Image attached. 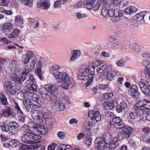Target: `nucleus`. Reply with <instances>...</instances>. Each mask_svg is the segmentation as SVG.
<instances>
[{"instance_id": "f257e3e1", "label": "nucleus", "mask_w": 150, "mask_h": 150, "mask_svg": "<svg viewBox=\"0 0 150 150\" xmlns=\"http://www.w3.org/2000/svg\"><path fill=\"white\" fill-rule=\"evenodd\" d=\"M50 72L58 83H62L61 86L64 89L67 90L74 87V83L66 72L65 68L55 65L51 68Z\"/></svg>"}, {"instance_id": "f03ea898", "label": "nucleus", "mask_w": 150, "mask_h": 150, "mask_svg": "<svg viewBox=\"0 0 150 150\" xmlns=\"http://www.w3.org/2000/svg\"><path fill=\"white\" fill-rule=\"evenodd\" d=\"M102 60H97L93 63V67L89 66L83 69L81 74L78 75V79L80 80L86 81L85 86L87 87L92 83L95 75L94 67L99 66L103 63Z\"/></svg>"}, {"instance_id": "7ed1b4c3", "label": "nucleus", "mask_w": 150, "mask_h": 150, "mask_svg": "<svg viewBox=\"0 0 150 150\" xmlns=\"http://www.w3.org/2000/svg\"><path fill=\"white\" fill-rule=\"evenodd\" d=\"M9 99L11 106L16 109L17 111L9 106H6V108L0 114V117L2 116L8 117L12 116L15 118L17 117V116H18V112L21 114H23V112L18 105V103L15 100L11 98L10 97H9Z\"/></svg>"}, {"instance_id": "20e7f679", "label": "nucleus", "mask_w": 150, "mask_h": 150, "mask_svg": "<svg viewBox=\"0 0 150 150\" xmlns=\"http://www.w3.org/2000/svg\"><path fill=\"white\" fill-rule=\"evenodd\" d=\"M36 64V67L35 72L38 74L40 79L41 80H42L43 77L41 73L42 62L40 60L38 61V59L37 58L34 59L31 62L30 67L28 65L26 66L22 73L28 75L30 70L34 69Z\"/></svg>"}, {"instance_id": "39448f33", "label": "nucleus", "mask_w": 150, "mask_h": 150, "mask_svg": "<svg viewBox=\"0 0 150 150\" xmlns=\"http://www.w3.org/2000/svg\"><path fill=\"white\" fill-rule=\"evenodd\" d=\"M141 55L143 58L144 59L142 64L145 67V72L150 76V53L146 52L142 53Z\"/></svg>"}, {"instance_id": "423d86ee", "label": "nucleus", "mask_w": 150, "mask_h": 150, "mask_svg": "<svg viewBox=\"0 0 150 150\" xmlns=\"http://www.w3.org/2000/svg\"><path fill=\"white\" fill-rule=\"evenodd\" d=\"M108 136L109 134L108 133L103 134V137L105 142L102 138L100 137H97L95 141V146L98 150H102L103 149L104 150V147L106 146V142L109 141L108 139Z\"/></svg>"}, {"instance_id": "0eeeda50", "label": "nucleus", "mask_w": 150, "mask_h": 150, "mask_svg": "<svg viewBox=\"0 0 150 150\" xmlns=\"http://www.w3.org/2000/svg\"><path fill=\"white\" fill-rule=\"evenodd\" d=\"M4 87L5 91L8 94L14 95L18 91V89L16 87L14 84L8 81L5 82Z\"/></svg>"}, {"instance_id": "6e6552de", "label": "nucleus", "mask_w": 150, "mask_h": 150, "mask_svg": "<svg viewBox=\"0 0 150 150\" xmlns=\"http://www.w3.org/2000/svg\"><path fill=\"white\" fill-rule=\"evenodd\" d=\"M109 134L108 138V141L106 142V146L104 150H112L115 149L120 143V140L117 137H114L110 141Z\"/></svg>"}, {"instance_id": "1a4fd4ad", "label": "nucleus", "mask_w": 150, "mask_h": 150, "mask_svg": "<svg viewBox=\"0 0 150 150\" xmlns=\"http://www.w3.org/2000/svg\"><path fill=\"white\" fill-rule=\"evenodd\" d=\"M139 86L142 92L145 95L150 96V84L144 79H141L139 82Z\"/></svg>"}, {"instance_id": "9d476101", "label": "nucleus", "mask_w": 150, "mask_h": 150, "mask_svg": "<svg viewBox=\"0 0 150 150\" xmlns=\"http://www.w3.org/2000/svg\"><path fill=\"white\" fill-rule=\"evenodd\" d=\"M122 129V131L118 134V137L119 139H123L129 138L132 131V129L124 124V126Z\"/></svg>"}, {"instance_id": "9b49d317", "label": "nucleus", "mask_w": 150, "mask_h": 150, "mask_svg": "<svg viewBox=\"0 0 150 150\" xmlns=\"http://www.w3.org/2000/svg\"><path fill=\"white\" fill-rule=\"evenodd\" d=\"M30 114L32 118L40 123L44 124L43 118V113L40 111L36 110H32Z\"/></svg>"}, {"instance_id": "f8f14e48", "label": "nucleus", "mask_w": 150, "mask_h": 150, "mask_svg": "<svg viewBox=\"0 0 150 150\" xmlns=\"http://www.w3.org/2000/svg\"><path fill=\"white\" fill-rule=\"evenodd\" d=\"M88 116L92 122H98L101 119V116L98 111L91 110L88 112Z\"/></svg>"}, {"instance_id": "ddd939ff", "label": "nucleus", "mask_w": 150, "mask_h": 150, "mask_svg": "<svg viewBox=\"0 0 150 150\" xmlns=\"http://www.w3.org/2000/svg\"><path fill=\"white\" fill-rule=\"evenodd\" d=\"M136 107L143 111L145 110L150 109V101L144 100L137 102Z\"/></svg>"}, {"instance_id": "4468645a", "label": "nucleus", "mask_w": 150, "mask_h": 150, "mask_svg": "<svg viewBox=\"0 0 150 150\" xmlns=\"http://www.w3.org/2000/svg\"><path fill=\"white\" fill-rule=\"evenodd\" d=\"M145 111H144L139 109L138 108L136 107V105L134 108V110L130 112L129 115L130 117L132 119H135L138 117L141 116L144 114Z\"/></svg>"}, {"instance_id": "2eb2a0df", "label": "nucleus", "mask_w": 150, "mask_h": 150, "mask_svg": "<svg viewBox=\"0 0 150 150\" xmlns=\"http://www.w3.org/2000/svg\"><path fill=\"white\" fill-rule=\"evenodd\" d=\"M1 31L6 34L10 33L13 29V25L10 22H8L4 23L1 26Z\"/></svg>"}, {"instance_id": "dca6fc26", "label": "nucleus", "mask_w": 150, "mask_h": 150, "mask_svg": "<svg viewBox=\"0 0 150 150\" xmlns=\"http://www.w3.org/2000/svg\"><path fill=\"white\" fill-rule=\"evenodd\" d=\"M112 120L113 122L115 123L114 126L116 129H121L124 126V123L119 117L114 116L112 117Z\"/></svg>"}, {"instance_id": "f3484780", "label": "nucleus", "mask_w": 150, "mask_h": 150, "mask_svg": "<svg viewBox=\"0 0 150 150\" xmlns=\"http://www.w3.org/2000/svg\"><path fill=\"white\" fill-rule=\"evenodd\" d=\"M18 61L17 58H15L12 60L9 68L10 71L13 72L17 71L18 72V71L19 69L18 68Z\"/></svg>"}, {"instance_id": "a211bd4d", "label": "nucleus", "mask_w": 150, "mask_h": 150, "mask_svg": "<svg viewBox=\"0 0 150 150\" xmlns=\"http://www.w3.org/2000/svg\"><path fill=\"white\" fill-rule=\"evenodd\" d=\"M37 6L39 8L47 10L50 6L49 1L48 0H40L37 3Z\"/></svg>"}, {"instance_id": "6ab92c4d", "label": "nucleus", "mask_w": 150, "mask_h": 150, "mask_svg": "<svg viewBox=\"0 0 150 150\" xmlns=\"http://www.w3.org/2000/svg\"><path fill=\"white\" fill-rule=\"evenodd\" d=\"M45 87L46 91L48 92L54 96L57 93V89L52 85L46 84Z\"/></svg>"}, {"instance_id": "aec40b11", "label": "nucleus", "mask_w": 150, "mask_h": 150, "mask_svg": "<svg viewBox=\"0 0 150 150\" xmlns=\"http://www.w3.org/2000/svg\"><path fill=\"white\" fill-rule=\"evenodd\" d=\"M112 67L110 65H108L105 64L101 66L100 67L98 68L97 69L96 71L97 72L101 73L104 72H108V71H110Z\"/></svg>"}, {"instance_id": "412c9836", "label": "nucleus", "mask_w": 150, "mask_h": 150, "mask_svg": "<svg viewBox=\"0 0 150 150\" xmlns=\"http://www.w3.org/2000/svg\"><path fill=\"white\" fill-rule=\"evenodd\" d=\"M102 6L101 11L102 15L104 17H107L108 16V14L110 5L108 4L105 1V4H104Z\"/></svg>"}, {"instance_id": "4be33fe9", "label": "nucleus", "mask_w": 150, "mask_h": 150, "mask_svg": "<svg viewBox=\"0 0 150 150\" xmlns=\"http://www.w3.org/2000/svg\"><path fill=\"white\" fill-rule=\"evenodd\" d=\"M117 103L115 101L105 102L103 103L104 108L107 110H112L114 107L115 105Z\"/></svg>"}, {"instance_id": "5701e85b", "label": "nucleus", "mask_w": 150, "mask_h": 150, "mask_svg": "<svg viewBox=\"0 0 150 150\" xmlns=\"http://www.w3.org/2000/svg\"><path fill=\"white\" fill-rule=\"evenodd\" d=\"M138 88L136 85H132L128 90V93L131 96L136 98L138 96L139 93L137 91Z\"/></svg>"}, {"instance_id": "b1692460", "label": "nucleus", "mask_w": 150, "mask_h": 150, "mask_svg": "<svg viewBox=\"0 0 150 150\" xmlns=\"http://www.w3.org/2000/svg\"><path fill=\"white\" fill-rule=\"evenodd\" d=\"M54 108L57 111H60L64 109L65 105L61 101L57 100L55 102Z\"/></svg>"}, {"instance_id": "393cba45", "label": "nucleus", "mask_w": 150, "mask_h": 150, "mask_svg": "<svg viewBox=\"0 0 150 150\" xmlns=\"http://www.w3.org/2000/svg\"><path fill=\"white\" fill-rule=\"evenodd\" d=\"M32 100L37 103L40 104H43L45 103V100L41 98L37 94H33L32 97Z\"/></svg>"}, {"instance_id": "a878e982", "label": "nucleus", "mask_w": 150, "mask_h": 150, "mask_svg": "<svg viewBox=\"0 0 150 150\" xmlns=\"http://www.w3.org/2000/svg\"><path fill=\"white\" fill-rule=\"evenodd\" d=\"M40 124L37 123L33 122L28 123V126L30 128V130L31 132H37Z\"/></svg>"}, {"instance_id": "bb28decb", "label": "nucleus", "mask_w": 150, "mask_h": 150, "mask_svg": "<svg viewBox=\"0 0 150 150\" xmlns=\"http://www.w3.org/2000/svg\"><path fill=\"white\" fill-rule=\"evenodd\" d=\"M106 72L107 74L106 76V79L110 81H112L117 74V72L114 71H108Z\"/></svg>"}, {"instance_id": "cd10ccee", "label": "nucleus", "mask_w": 150, "mask_h": 150, "mask_svg": "<svg viewBox=\"0 0 150 150\" xmlns=\"http://www.w3.org/2000/svg\"><path fill=\"white\" fill-rule=\"evenodd\" d=\"M39 92L43 98L44 100L45 99L48 100H50L49 95L46 92V91L45 87L40 88L39 90Z\"/></svg>"}, {"instance_id": "c85d7f7f", "label": "nucleus", "mask_w": 150, "mask_h": 150, "mask_svg": "<svg viewBox=\"0 0 150 150\" xmlns=\"http://www.w3.org/2000/svg\"><path fill=\"white\" fill-rule=\"evenodd\" d=\"M94 1H95L94 0ZM105 0H98L96 2H95L94 1L93 9L94 11L98 10L100 6H103L104 4H105Z\"/></svg>"}, {"instance_id": "c756f323", "label": "nucleus", "mask_w": 150, "mask_h": 150, "mask_svg": "<svg viewBox=\"0 0 150 150\" xmlns=\"http://www.w3.org/2000/svg\"><path fill=\"white\" fill-rule=\"evenodd\" d=\"M127 103L125 102H122L120 103L116 107V108L118 112L120 113L127 108Z\"/></svg>"}, {"instance_id": "7c9ffc66", "label": "nucleus", "mask_w": 150, "mask_h": 150, "mask_svg": "<svg viewBox=\"0 0 150 150\" xmlns=\"http://www.w3.org/2000/svg\"><path fill=\"white\" fill-rule=\"evenodd\" d=\"M10 71V72L9 74V75L11 79L13 81L18 82V80L20 79L18 78V75L20 73L19 70L18 71V72L17 71L16 72Z\"/></svg>"}, {"instance_id": "2f4dec72", "label": "nucleus", "mask_w": 150, "mask_h": 150, "mask_svg": "<svg viewBox=\"0 0 150 150\" xmlns=\"http://www.w3.org/2000/svg\"><path fill=\"white\" fill-rule=\"evenodd\" d=\"M137 9L134 6H129L126 8L124 13L126 14H130L136 12Z\"/></svg>"}, {"instance_id": "473e14b6", "label": "nucleus", "mask_w": 150, "mask_h": 150, "mask_svg": "<svg viewBox=\"0 0 150 150\" xmlns=\"http://www.w3.org/2000/svg\"><path fill=\"white\" fill-rule=\"evenodd\" d=\"M23 23V19L21 16L18 15L15 17V25L16 27L21 26Z\"/></svg>"}, {"instance_id": "72a5a7b5", "label": "nucleus", "mask_w": 150, "mask_h": 150, "mask_svg": "<svg viewBox=\"0 0 150 150\" xmlns=\"http://www.w3.org/2000/svg\"><path fill=\"white\" fill-rule=\"evenodd\" d=\"M146 14L145 11H143L137 13L134 16V19L137 21H140L144 19L145 15Z\"/></svg>"}, {"instance_id": "f704fd0d", "label": "nucleus", "mask_w": 150, "mask_h": 150, "mask_svg": "<svg viewBox=\"0 0 150 150\" xmlns=\"http://www.w3.org/2000/svg\"><path fill=\"white\" fill-rule=\"evenodd\" d=\"M29 135L28 133L24 134L21 137V140L23 143L31 144L32 143V141L29 138Z\"/></svg>"}, {"instance_id": "c9c22d12", "label": "nucleus", "mask_w": 150, "mask_h": 150, "mask_svg": "<svg viewBox=\"0 0 150 150\" xmlns=\"http://www.w3.org/2000/svg\"><path fill=\"white\" fill-rule=\"evenodd\" d=\"M36 132H30L28 133L29 138L31 139H33L35 140H37L40 139L41 138L40 136L34 134V133H35Z\"/></svg>"}, {"instance_id": "e433bc0d", "label": "nucleus", "mask_w": 150, "mask_h": 150, "mask_svg": "<svg viewBox=\"0 0 150 150\" xmlns=\"http://www.w3.org/2000/svg\"><path fill=\"white\" fill-rule=\"evenodd\" d=\"M20 32V30L19 29L15 28L11 34L8 36V38L10 39H14L18 35Z\"/></svg>"}, {"instance_id": "4c0bfd02", "label": "nucleus", "mask_w": 150, "mask_h": 150, "mask_svg": "<svg viewBox=\"0 0 150 150\" xmlns=\"http://www.w3.org/2000/svg\"><path fill=\"white\" fill-rule=\"evenodd\" d=\"M30 99L29 98L26 99L25 101H23V104L26 110L28 111L29 109L31 108V104Z\"/></svg>"}, {"instance_id": "58836bf2", "label": "nucleus", "mask_w": 150, "mask_h": 150, "mask_svg": "<svg viewBox=\"0 0 150 150\" xmlns=\"http://www.w3.org/2000/svg\"><path fill=\"white\" fill-rule=\"evenodd\" d=\"M94 4V0H86L85 7L89 10H92L93 9V6Z\"/></svg>"}, {"instance_id": "ea45409f", "label": "nucleus", "mask_w": 150, "mask_h": 150, "mask_svg": "<svg viewBox=\"0 0 150 150\" xmlns=\"http://www.w3.org/2000/svg\"><path fill=\"white\" fill-rule=\"evenodd\" d=\"M28 75L27 74H23V73H22L21 75H20V74L18 75V79H20L18 80V82L21 85L22 84V83H23V81L25 80L28 76Z\"/></svg>"}, {"instance_id": "a19ab883", "label": "nucleus", "mask_w": 150, "mask_h": 150, "mask_svg": "<svg viewBox=\"0 0 150 150\" xmlns=\"http://www.w3.org/2000/svg\"><path fill=\"white\" fill-rule=\"evenodd\" d=\"M28 75L27 74H23V73H22L21 75H20V74L18 75V79H20L18 80V82L21 85L22 84V83H23V81L25 80L28 76Z\"/></svg>"}, {"instance_id": "79ce46f5", "label": "nucleus", "mask_w": 150, "mask_h": 150, "mask_svg": "<svg viewBox=\"0 0 150 150\" xmlns=\"http://www.w3.org/2000/svg\"><path fill=\"white\" fill-rule=\"evenodd\" d=\"M47 131V129L45 128L44 126L40 125L39 127L37 132L39 133L42 134H46Z\"/></svg>"}, {"instance_id": "37998d69", "label": "nucleus", "mask_w": 150, "mask_h": 150, "mask_svg": "<svg viewBox=\"0 0 150 150\" xmlns=\"http://www.w3.org/2000/svg\"><path fill=\"white\" fill-rule=\"evenodd\" d=\"M10 146L13 148H16L20 144V143L17 140L11 139L10 141Z\"/></svg>"}, {"instance_id": "c03bdc74", "label": "nucleus", "mask_w": 150, "mask_h": 150, "mask_svg": "<svg viewBox=\"0 0 150 150\" xmlns=\"http://www.w3.org/2000/svg\"><path fill=\"white\" fill-rule=\"evenodd\" d=\"M0 102L4 105H6L8 103L6 98L2 93H0Z\"/></svg>"}, {"instance_id": "a18cd8bd", "label": "nucleus", "mask_w": 150, "mask_h": 150, "mask_svg": "<svg viewBox=\"0 0 150 150\" xmlns=\"http://www.w3.org/2000/svg\"><path fill=\"white\" fill-rule=\"evenodd\" d=\"M0 129L4 132H7L8 131V125L4 123H0Z\"/></svg>"}, {"instance_id": "49530a36", "label": "nucleus", "mask_w": 150, "mask_h": 150, "mask_svg": "<svg viewBox=\"0 0 150 150\" xmlns=\"http://www.w3.org/2000/svg\"><path fill=\"white\" fill-rule=\"evenodd\" d=\"M123 15V11L122 10H118L117 9L114 10V16L115 17H120L122 16Z\"/></svg>"}, {"instance_id": "de8ad7c7", "label": "nucleus", "mask_w": 150, "mask_h": 150, "mask_svg": "<svg viewBox=\"0 0 150 150\" xmlns=\"http://www.w3.org/2000/svg\"><path fill=\"white\" fill-rule=\"evenodd\" d=\"M132 49L135 52L138 53L140 52V47L138 45L134 44L131 45Z\"/></svg>"}, {"instance_id": "09e8293b", "label": "nucleus", "mask_w": 150, "mask_h": 150, "mask_svg": "<svg viewBox=\"0 0 150 150\" xmlns=\"http://www.w3.org/2000/svg\"><path fill=\"white\" fill-rule=\"evenodd\" d=\"M23 3L28 7H31L33 6V0H21Z\"/></svg>"}, {"instance_id": "8fccbe9b", "label": "nucleus", "mask_w": 150, "mask_h": 150, "mask_svg": "<svg viewBox=\"0 0 150 150\" xmlns=\"http://www.w3.org/2000/svg\"><path fill=\"white\" fill-rule=\"evenodd\" d=\"M28 91L29 93H33L36 91V87L34 84L31 85L29 87H28Z\"/></svg>"}, {"instance_id": "3c124183", "label": "nucleus", "mask_w": 150, "mask_h": 150, "mask_svg": "<svg viewBox=\"0 0 150 150\" xmlns=\"http://www.w3.org/2000/svg\"><path fill=\"white\" fill-rule=\"evenodd\" d=\"M26 95V93L25 92H20L18 93L17 98L20 100H23L25 98Z\"/></svg>"}, {"instance_id": "603ef678", "label": "nucleus", "mask_w": 150, "mask_h": 150, "mask_svg": "<svg viewBox=\"0 0 150 150\" xmlns=\"http://www.w3.org/2000/svg\"><path fill=\"white\" fill-rule=\"evenodd\" d=\"M8 131L12 135L16 134L18 132V127L12 128H9Z\"/></svg>"}, {"instance_id": "864d4df0", "label": "nucleus", "mask_w": 150, "mask_h": 150, "mask_svg": "<svg viewBox=\"0 0 150 150\" xmlns=\"http://www.w3.org/2000/svg\"><path fill=\"white\" fill-rule=\"evenodd\" d=\"M76 15V17L78 19L86 18L87 16V14L85 13H81L79 12L77 13Z\"/></svg>"}, {"instance_id": "5fc2aeb1", "label": "nucleus", "mask_w": 150, "mask_h": 150, "mask_svg": "<svg viewBox=\"0 0 150 150\" xmlns=\"http://www.w3.org/2000/svg\"><path fill=\"white\" fill-rule=\"evenodd\" d=\"M22 129L24 132V134L29 133L30 132V128L28 126V125H24L22 127Z\"/></svg>"}, {"instance_id": "6e6d98bb", "label": "nucleus", "mask_w": 150, "mask_h": 150, "mask_svg": "<svg viewBox=\"0 0 150 150\" xmlns=\"http://www.w3.org/2000/svg\"><path fill=\"white\" fill-rule=\"evenodd\" d=\"M34 84L31 81L29 80V79H28L26 80L25 82L23 83H22V85L24 86H25L26 87H29L31 85Z\"/></svg>"}, {"instance_id": "4d7b16f0", "label": "nucleus", "mask_w": 150, "mask_h": 150, "mask_svg": "<svg viewBox=\"0 0 150 150\" xmlns=\"http://www.w3.org/2000/svg\"><path fill=\"white\" fill-rule=\"evenodd\" d=\"M25 55L27 56L30 59L34 57L35 55L34 52L32 51H28L27 52Z\"/></svg>"}, {"instance_id": "13d9d810", "label": "nucleus", "mask_w": 150, "mask_h": 150, "mask_svg": "<svg viewBox=\"0 0 150 150\" xmlns=\"http://www.w3.org/2000/svg\"><path fill=\"white\" fill-rule=\"evenodd\" d=\"M91 124L92 123L90 122H84L83 127L84 128L88 130L91 128Z\"/></svg>"}, {"instance_id": "bf43d9fd", "label": "nucleus", "mask_w": 150, "mask_h": 150, "mask_svg": "<svg viewBox=\"0 0 150 150\" xmlns=\"http://www.w3.org/2000/svg\"><path fill=\"white\" fill-rule=\"evenodd\" d=\"M72 54L77 59L80 56L81 54V52L80 51L77 50H74Z\"/></svg>"}, {"instance_id": "052dcab7", "label": "nucleus", "mask_w": 150, "mask_h": 150, "mask_svg": "<svg viewBox=\"0 0 150 150\" xmlns=\"http://www.w3.org/2000/svg\"><path fill=\"white\" fill-rule=\"evenodd\" d=\"M103 97L105 99H108L112 97L113 96V93L112 92L109 93H105L103 94Z\"/></svg>"}, {"instance_id": "680f3d73", "label": "nucleus", "mask_w": 150, "mask_h": 150, "mask_svg": "<svg viewBox=\"0 0 150 150\" xmlns=\"http://www.w3.org/2000/svg\"><path fill=\"white\" fill-rule=\"evenodd\" d=\"M17 125L16 122L15 121L11 122L8 125L9 128H13L17 127L16 126Z\"/></svg>"}, {"instance_id": "e2e57ef3", "label": "nucleus", "mask_w": 150, "mask_h": 150, "mask_svg": "<svg viewBox=\"0 0 150 150\" xmlns=\"http://www.w3.org/2000/svg\"><path fill=\"white\" fill-rule=\"evenodd\" d=\"M9 1V0H0V5L6 6Z\"/></svg>"}, {"instance_id": "0e129e2a", "label": "nucleus", "mask_w": 150, "mask_h": 150, "mask_svg": "<svg viewBox=\"0 0 150 150\" xmlns=\"http://www.w3.org/2000/svg\"><path fill=\"white\" fill-rule=\"evenodd\" d=\"M43 117L45 119H49L51 117V113L49 111H47L43 114Z\"/></svg>"}, {"instance_id": "69168bd1", "label": "nucleus", "mask_w": 150, "mask_h": 150, "mask_svg": "<svg viewBox=\"0 0 150 150\" xmlns=\"http://www.w3.org/2000/svg\"><path fill=\"white\" fill-rule=\"evenodd\" d=\"M57 135L60 139H63L65 137V133L63 132H59L57 133Z\"/></svg>"}, {"instance_id": "338daca9", "label": "nucleus", "mask_w": 150, "mask_h": 150, "mask_svg": "<svg viewBox=\"0 0 150 150\" xmlns=\"http://www.w3.org/2000/svg\"><path fill=\"white\" fill-rule=\"evenodd\" d=\"M62 4V1L61 0H59L58 1H56L54 3L53 6L55 8L59 7L61 6Z\"/></svg>"}, {"instance_id": "774afa93", "label": "nucleus", "mask_w": 150, "mask_h": 150, "mask_svg": "<svg viewBox=\"0 0 150 150\" xmlns=\"http://www.w3.org/2000/svg\"><path fill=\"white\" fill-rule=\"evenodd\" d=\"M29 148L28 146L26 144H21L19 150H28Z\"/></svg>"}]
</instances>
